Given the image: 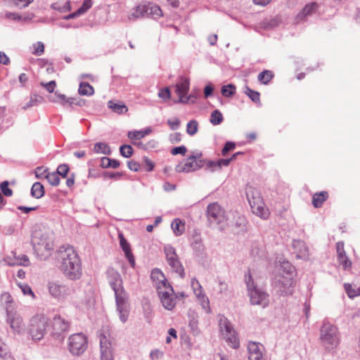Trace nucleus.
Masks as SVG:
<instances>
[{
  "label": "nucleus",
  "instance_id": "nucleus-1",
  "mask_svg": "<svg viewBox=\"0 0 360 360\" xmlns=\"http://www.w3.org/2000/svg\"><path fill=\"white\" fill-rule=\"evenodd\" d=\"M105 274L108 283L115 293L120 319L125 323L129 316L128 294L124 288L122 278L120 274L112 267H109Z\"/></svg>",
  "mask_w": 360,
  "mask_h": 360
},
{
  "label": "nucleus",
  "instance_id": "nucleus-2",
  "mask_svg": "<svg viewBox=\"0 0 360 360\" xmlns=\"http://www.w3.org/2000/svg\"><path fill=\"white\" fill-rule=\"evenodd\" d=\"M57 259L59 269L65 277L73 281L81 277V260L72 246H61L58 251Z\"/></svg>",
  "mask_w": 360,
  "mask_h": 360
},
{
  "label": "nucleus",
  "instance_id": "nucleus-3",
  "mask_svg": "<svg viewBox=\"0 0 360 360\" xmlns=\"http://www.w3.org/2000/svg\"><path fill=\"white\" fill-rule=\"evenodd\" d=\"M319 340L325 350L332 352L340 343L337 327L326 320L323 321L320 329Z\"/></svg>",
  "mask_w": 360,
  "mask_h": 360
},
{
  "label": "nucleus",
  "instance_id": "nucleus-4",
  "mask_svg": "<svg viewBox=\"0 0 360 360\" xmlns=\"http://www.w3.org/2000/svg\"><path fill=\"white\" fill-rule=\"evenodd\" d=\"M245 281L251 304L260 305L262 307L268 306L269 302L268 293L262 288L257 287L250 274H245Z\"/></svg>",
  "mask_w": 360,
  "mask_h": 360
},
{
  "label": "nucleus",
  "instance_id": "nucleus-5",
  "mask_svg": "<svg viewBox=\"0 0 360 360\" xmlns=\"http://www.w3.org/2000/svg\"><path fill=\"white\" fill-rule=\"evenodd\" d=\"M162 11L158 5L152 4H139L131 9L127 16L128 21H135L141 18H158L162 16Z\"/></svg>",
  "mask_w": 360,
  "mask_h": 360
},
{
  "label": "nucleus",
  "instance_id": "nucleus-6",
  "mask_svg": "<svg viewBox=\"0 0 360 360\" xmlns=\"http://www.w3.org/2000/svg\"><path fill=\"white\" fill-rule=\"evenodd\" d=\"M246 195L252 212L262 219H267L269 212L263 202L260 192L250 187L247 190Z\"/></svg>",
  "mask_w": 360,
  "mask_h": 360
},
{
  "label": "nucleus",
  "instance_id": "nucleus-7",
  "mask_svg": "<svg viewBox=\"0 0 360 360\" xmlns=\"http://www.w3.org/2000/svg\"><path fill=\"white\" fill-rule=\"evenodd\" d=\"M219 327L221 335L226 339L228 344L233 349H238L240 342L235 330L231 322L223 315L219 317Z\"/></svg>",
  "mask_w": 360,
  "mask_h": 360
},
{
  "label": "nucleus",
  "instance_id": "nucleus-8",
  "mask_svg": "<svg viewBox=\"0 0 360 360\" xmlns=\"http://www.w3.org/2000/svg\"><path fill=\"white\" fill-rule=\"evenodd\" d=\"M49 327V319L44 316H36L32 318L30 325V334L35 340H41Z\"/></svg>",
  "mask_w": 360,
  "mask_h": 360
},
{
  "label": "nucleus",
  "instance_id": "nucleus-9",
  "mask_svg": "<svg viewBox=\"0 0 360 360\" xmlns=\"http://www.w3.org/2000/svg\"><path fill=\"white\" fill-rule=\"evenodd\" d=\"M202 153H196L194 155L188 156L185 163L179 164L176 167L177 172L189 173L195 172L203 167L205 161L202 159Z\"/></svg>",
  "mask_w": 360,
  "mask_h": 360
},
{
  "label": "nucleus",
  "instance_id": "nucleus-10",
  "mask_svg": "<svg viewBox=\"0 0 360 360\" xmlns=\"http://www.w3.org/2000/svg\"><path fill=\"white\" fill-rule=\"evenodd\" d=\"M87 348V338L82 333L70 335L68 339V350L75 356L83 354Z\"/></svg>",
  "mask_w": 360,
  "mask_h": 360
},
{
  "label": "nucleus",
  "instance_id": "nucleus-11",
  "mask_svg": "<svg viewBox=\"0 0 360 360\" xmlns=\"http://www.w3.org/2000/svg\"><path fill=\"white\" fill-rule=\"evenodd\" d=\"M206 216L210 224L218 225L225 220V212L217 202H212L207 207Z\"/></svg>",
  "mask_w": 360,
  "mask_h": 360
},
{
  "label": "nucleus",
  "instance_id": "nucleus-12",
  "mask_svg": "<svg viewBox=\"0 0 360 360\" xmlns=\"http://www.w3.org/2000/svg\"><path fill=\"white\" fill-rule=\"evenodd\" d=\"M48 288L50 295L58 300L65 299L74 291L72 286L60 283L58 281L49 282Z\"/></svg>",
  "mask_w": 360,
  "mask_h": 360
},
{
  "label": "nucleus",
  "instance_id": "nucleus-13",
  "mask_svg": "<svg viewBox=\"0 0 360 360\" xmlns=\"http://www.w3.org/2000/svg\"><path fill=\"white\" fill-rule=\"evenodd\" d=\"M292 278L283 275L276 276L273 281V285L276 293L279 295H287L292 293Z\"/></svg>",
  "mask_w": 360,
  "mask_h": 360
},
{
  "label": "nucleus",
  "instance_id": "nucleus-14",
  "mask_svg": "<svg viewBox=\"0 0 360 360\" xmlns=\"http://www.w3.org/2000/svg\"><path fill=\"white\" fill-rule=\"evenodd\" d=\"M101 360H114L113 348L108 336L102 333L99 334Z\"/></svg>",
  "mask_w": 360,
  "mask_h": 360
},
{
  "label": "nucleus",
  "instance_id": "nucleus-15",
  "mask_svg": "<svg viewBox=\"0 0 360 360\" xmlns=\"http://www.w3.org/2000/svg\"><path fill=\"white\" fill-rule=\"evenodd\" d=\"M158 293L161 303L166 309L171 310L175 307L176 297L172 285L163 290H159Z\"/></svg>",
  "mask_w": 360,
  "mask_h": 360
},
{
  "label": "nucleus",
  "instance_id": "nucleus-16",
  "mask_svg": "<svg viewBox=\"0 0 360 360\" xmlns=\"http://www.w3.org/2000/svg\"><path fill=\"white\" fill-rule=\"evenodd\" d=\"M190 86L189 79L181 77L180 83L176 84V93L179 96V102L188 103L191 98V96H186Z\"/></svg>",
  "mask_w": 360,
  "mask_h": 360
},
{
  "label": "nucleus",
  "instance_id": "nucleus-17",
  "mask_svg": "<svg viewBox=\"0 0 360 360\" xmlns=\"http://www.w3.org/2000/svg\"><path fill=\"white\" fill-rule=\"evenodd\" d=\"M319 8V5L316 2H311L306 4L295 17V22L297 24L306 21L308 17L311 16L317 11Z\"/></svg>",
  "mask_w": 360,
  "mask_h": 360
},
{
  "label": "nucleus",
  "instance_id": "nucleus-18",
  "mask_svg": "<svg viewBox=\"0 0 360 360\" xmlns=\"http://www.w3.org/2000/svg\"><path fill=\"white\" fill-rule=\"evenodd\" d=\"M7 323L9 324L13 333L20 334L24 330L25 325L22 319L15 312L7 315Z\"/></svg>",
  "mask_w": 360,
  "mask_h": 360
},
{
  "label": "nucleus",
  "instance_id": "nucleus-19",
  "mask_svg": "<svg viewBox=\"0 0 360 360\" xmlns=\"http://www.w3.org/2000/svg\"><path fill=\"white\" fill-rule=\"evenodd\" d=\"M49 101L53 103H59L65 108H72L73 105H82L81 101H76L74 98H67L65 95L55 92L54 96L49 97Z\"/></svg>",
  "mask_w": 360,
  "mask_h": 360
},
{
  "label": "nucleus",
  "instance_id": "nucleus-20",
  "mask_svg": "<svg viewBox=\"0 0 360 360\" xmlns=\"http://www.w3.org/2000/svg\"><path fill=\"white\" fill-rule=\"evenodd\" d=\"M150 276L157 288V291H159V290H163L167 286H171V285L167 282L164 274L158 269H153L151 271Z\"/></svg>",
  "mask_w": 360,
  "mask_h": 360
},
{
  "label": "nucleus",
  "instance_id": "nucleus-21",
  "mask_svg": "<svg viewBox=\"0 0 360 360\" xmlns=\"http://www.w3.org/2000/svg\"><path fill=\"white\" fill-rule=\"evenodd\" d=\"M32 244L36 251L49 252L53 249V243L51 240L43 238L39 239L37 237L34 236L32 239Z\"/></svg>",
  "mask_w": 360,
  "mask_h": 360
},
{
  "label": "nucleus",
  "instance_id": "nucleus-22",
  "mask_svg": "<svg viewBox=\"0 0 360 360\" xmlns=\"http://www.w3.org/2000/svg\"><path fill=\"white\" fill-rule=\"evenodd\" d=\"M292 246L297 258L302 259H309V248L304 241L294 240L292 242Z\"/></svg>",
  "mask_w": 360,
  "mask_h": 360
},
{
  "label": "nucleus",
  "instance_id": "nucleus-23",
  "mask_svg": "<svg viewBox=\"0 0 360 360\" xmlns=\"http://www.w3.org/2000/svg\"><path fill=\"white\" fill-rule=\"evenodd\" d=\"M52 326L53 334L60 335L61 333L68 330L70 324L68 321H65L60 316L56 315L53 318Z\"/></svg>",
  "mask_w": 360,
  "mask_h": 360
},
{
  "label": "nucleus",
  "instance_id": "nucleus-24",
  "mask_svg": "<svg viewBox=\"0 0 360 360\" xmlns=\"http://www.w3.org/2000/svg\"><path fill=\"white\" fill-rule=\"evenodd\" d=\"M119 238H120V246H121L122 250L124 252L125 257L128 259V261L130 264V266L132 268H134L135 264H136L135 259L131 252L130 245L129 244L127 240L124 238L122 234H121V233L119 234Z\"/></svg>",
  "mask_w": 360,
  "mask_h": 360
},
{
  "label": "nucleus",
  "instance_id": "nucleus-25",
  "mask_svg": "<svg viewBox=\"0 0 360 360\" xmlns=\"http://www.w3.org/2000/svg\"><path fill=\"white\" fill-rule=\"evenodd\" d=\"M282 21L279 15L269 16L261 22V27L264 30H271L278 27Z\"/></svg>",
  "mask_w": 360,
  "mask_h": 360
},
{
  "label": "nucleus",
  "instance_id": "nucleus-26",
  "mask_svg": "<svg viewBox=\"0 0 360 360\" xmlns=\"http://www.w3.org/2000/svg\"><path fill=\"white\" fill-rule=\"evenodd\" d=\"M2 305L4 306L7 315L13 313V300L8 292H4L0 297Z\"/></svg>",
  "mask_w": 360,
  "mask_h": 360
},
{
  "label": "nucleus",
  "instance_id": "nucleus-27",
  "mask_svg": "<svg viewBox=\"0 0 360 360\" xmlns=\"http://www.w3.org/2000/svg\"><path fill=\"white\" fill-rule=\"evenodd\" d=\"M167 263L172 271L178 274L181 278H184V269L179 260V257H176V258H173L171 260L167 261Z\"/></svg>",
  "mask_w": 360,
  "mask_h": 360
},
{
  "label": "nucleus",
  "instance_id": "nucleus-28",
  "mask_svg": "<svg viewBox=\"0 0 360 360\" xmlns=\"http://www.w3.org/2000/svg\"><path fill=\"white\" fill-rule=\"evenodd\" d=\"M328 198V193L327 191H321L314 193L312 196V204L314 207L316 208L321 207Z\"/></svg>",
  "mask_w": 360,
  "mask_h": 360
},
{
  "label": "nucleus",
  "instance_id": "nucleus-29",
  "mask_svg": "<svg viewBox=\"0 0 360 360\" xmlns=\"http://www.w3.org/2000/svg\"><path fill=\"white\" fill-rule=\"evenodd\" d=\"M108 107L112 112L117 113L119 115L123 114L128 110V108L125 104L122 102H115L114 101H110L108 102Z\"/></svg>",
  "mask_w": 360,
  "mask_h": 360
},
{
  "label": "nucleus",
  "instance_id": "nucleus-30",
  "mask_svg": "<svg viewBox=\"0 0 360 360\" xmlns=\"http://www.w3.org/2000/svg\"><path fill=\"white\" fill-rule=\"evenodd\" d=\"M14 255V259H11V261L7 260L8 264L10 266L20 265V266H28L30 264V260L28 257L26 255H21L19 256H16L15 253ZM8 258L7 259H8Z\"/></svg>",
  "mask_w": 360,
  "mask_h": 360
},
{
  "label": "nucleus",
  "instance_id": "nucleus-31",
  "mask_svg": "<svg viewBox=\"0 0 360 360\" xmlns=\"http://www.w3.org/2000/svg\"><path fill=\"white\" fill-rule=\"evenodd\" d=\"M263 349V345L258 342L250 341L248 344V356L262 354Z\"/></svg>",
  "mask_w": 360,
  "mask_h": 360
},
{
  "label": "nucleus",
  "instance_id": "nucleus-32",
  "mask_svg": "<svg viewBox=\"0 0 360 360\" xmlns=\"http://www.w3.org/2000/svg\"><path fill=\"white\" fill-rule=\"evenodd\" d=\"M188 326L193 333V334L197 335L199 333V329H198V314L194 311H190L188 313Z\"/></svg>",
  "mask_w": 360,
  "mask_h": 360
},
{
  "label": "nucleus",
  "instance_id": "nucleus-33",
  "mask_svg": "<svg viewBox=\"0 0 360 360\" xmlns=\"http://www.w3.org/2000/svg\"><path fill=\"white\" fill-rule=\"evenodd\" d=\"M44 187L40 182H35L31 188V195L37 199H39L44 195Z\"/></svg>",
  "mask_w": 360,
  "mask_h": 360
},
{
  "label": "nucleus",
  "instance_id": "nucleus-34",
  "mask_svg": "<svg viewBox=\"0 0 360 360\" xmlns=\"http://www.w3.org/2000/svg\"><path fill=\"white\" fill-rule=\"evenodd\" d=\"M171 227L176 236L182 235L185 231V224L179 219H174L172 222Z\"/></svg>",
  "mask_w": 360,
  "mask_h": 360
},
{
  "label": "nucleus",
  "instance_id": "nucleus-35",
  "mask_svg": "<svg viewBox=\"0 0 360 360\" xmlns=\"http://www.w3.org/2000/svg\"><path fill=\"white\" fill-rule=\"evenodd\" d=\"M120 162L115 159L103 157L101 160V167L103 168L112 167L116 169L120 166Z\"/></svg>",
  "mask_w": 360,
  "mask_h": 360
},
{
  "label": "nucleus",
  "instance_id": "nucleus-36",
  "mask_svg": "<svg viewBox=\"0 0 360 360\" xmlns=\"http://www.w3.org/2000/svg\"><path fill=\"white\" fill-rule=\"evenodd\" d=\"M94 151L96 153H101L103 155H110L111 150L110 146L105 143H96L94 147Z\"/></svg>",
  "mask_w": 360,
  "mask_h": 360
},
{
  "label": "nucleus",
  "instance_id": "nucleus-37",
  "mask_svg": "<svg viewBox=\"0 0 360 360\" xmlns=\"http://www.w3.org/2000/svg\"><path fill=\"white\" fill-rule=\"evenodd\" d=\"M79 94L83 96H91L94 93V89L91 85L87 82H81L79 87Z\"/></svg>",
  "mask_w": 360,
  "mask_h": 360
},
{
  "label": "nucleus",
  "instance_id": "nucleus-38",
  "mask_svg": "<svg viewBox=\"0 0 360 360\" xmlns=\"http://www.w3.org/2000/svg\"><path fill=\"white\" fill-rule=\"evenodd\" d=\"M151 132L150 128H147L144 130L140 131H133L128 132V138L131 139H141L143 138L145 136L148 135Z\"/></svg>",
  "mask_w": 360,
  "mask_h": 360
},
{
  "label": "nucleus",
  "instance_id": "nucleus-39",
  "mask_svg": "<svg viewBox=\"0 0 360 360\" xmlns=\"http://www.w3.org/2000/svg\"><path fill=\"white\" fill-rule=\"evenodd\" d=\"M51 8L58 11L60 13H66L71 10L70 1H67L63 5L59 2H56L51 4Z\"/></svg>",
  "mask_w": 360,
  "mask_h": 360
},
{
  "label": "nucleus",
  "instance_id": "nucleus-40",
  "mask_svg": "<svg viewBox=\"0 0 360 360\" xmlns=\"http://www.w3.org/2000/svg\"><path fill=\"white\" fill-rule=\"evenodd\" d=\"M244 93L255 103L261 105L260 94L258 91L252 90L250 87L245 86Z\"/></svg>",
  "mask_w": 360,
  "mask_h": 360
},
{
  "label": "nucleus",
  "instance_id": "nucleus-41",
  "mask_svg": "<svg viewBox=\"0 0 360 360\" xmlns=\"http://www.w3.org/2000/svg\"><path fill=\"white\" fill-rule=\"evenodd\" d=\"M0 360H15L8 352V347L4 342L0 340Z\"/></svg>",
  "mask_w": 360,
  "mask_h": 360
},
{
  "label": "nucleus",
  "instance_id": "nucleus-42",
  "mask_svg": "<svg viewBox=\"0 0 360 360\" xmlns=\"http://www.w3.org/2000/svg\"><path fill=\"white\" fill-rule=\"evenodd\" d=\"M274 74L270 70H264L258 75V80L264 84H267L273 78Z\"/></svg>",
  "mask_w": 360,
  "mask_h": 360
},
{
  "label": "nucleus",
  "instance_id": "nucleus-43",
  "mask_svg": "<svg viewBox=\"0 0 360 360\" xmlns=\"http://www.w3.org/2000/svg\"><path fill=\"white\" fill-rule=\"evenodd\" d=\"M224 117L219 110H214L212 112L210 121L213 125H219L223 122Z\"/></svg>",
  "mask_w": 360,
  "mask_h": 360
},
{
  "label": "nucleus",
  "instance_id": "nucleus-44",
  "mask_svg": "<svg viewBox=\"0 0 360 360\" xmlns=\"http://www.w3.org/2000/svg\"><path fill=\"white\" fill-rule=\"evenodd\" d=\"M45 178L51 186H56L60 184V177L56 172H47Z\"/></svg>",
  "mask_w": 360,
  "mask_h": 360
},
{
  "label": "nucleus",
  "instance_id": "nucleus-45",
  "mask_svg": "<svg viewBox=\"0 0 360 360\" xmlns=\"http://www.w3.org/2000/svg\"><path fill=\"white\" fill-rule=\"evenodd\" d=\"M198 129V123L196 120H192L189 121L186 124V132L191 135H195Z\"/></svg>",
  "mask_w": 360,
  "mask_h": 360
},
{
  "label": "nucleus",
  "instance_id": "nucleus-46",
  "mask_svg": "<svg viewBox=\"0 0 360 360\" xmlns=\"http://www.w3.org/2000/svg\"><path fill=\"white\" fill-rule=\"evenodd\" d=\"M338 260L339 264L342 265L345 270H348L351 268L352 262L348 259L346 253L338 255Z\"/></svg>",
  "mask_w": 360,
  "mask_h": 360
},
{
  "label": "nucleus",
  "instance_id": "nucleus-47",
  "mask_svg": "<svg viewBox=\"0 0 360 360\" xmlns=\"http://www.w3.org/2000/svg\"><path fill=\"white\" fill-rule=\"evenodd\" d=\"M164 250L166 255L167 261L171 260L172 259L178 257V255L176 253L175 249L172 245H165Z\"/></svg>",
  "mask_w": 360,
  "mask_h": 360
},
{
  "label": "nucleus",
  "instance_id": "nucleus-48",
  "mask_svg": "<svg viewBox=\"0 0 360 360\" xmlns=\"http://www.w3.org/2000/svg\"><path fill=\"white\" fill-rule=\"evenodd\" d=\"M236 88L232 84H228L226 86H223L221 88V94L226 97H230L235 94Z\"/></svg>",
  "mask_w": 360,
  "mask_h": 360
},
{
  "label": "nucleus",
  "instance_id": "nucleus-49",
  "mask_svg": "<svg viewBox=\"0 0 360 360\" xmlns=\"http://www.w3.org/2000/svg\"><path fill=\"white\" fill-rule=\"evenodd\" d=\"M120 154L124 158H129L133 154V148L129 145H122L120 148Z\"/></svg>",
  "mask_w": 360,
  "mask_h": 360
},
{
  "label": "nucleus",
  "instance_id": "nucleus-50",
  "mask_svg": "<svg viewBox=\"0 0 360 360\" xmlns=\"http://www.w3.org/2000/svg\"><path fill=\"white\" fill-rule=\"evenodd\" d=\"M281 269L283 273H285L288 276H291L294 271L293 266L288 262H283L281 264Z\"/></svg>",
  "mask_w": 360,
  "mask_h": 360
},
{
  "label": "nucleus",
  "instance_id": "nucleus-51",
  "mask_svg": "<svg viewBox=\"0 0 360 360\" xmlns=\"http://www.w3.org/2000/svg\"><path fill=\"white\" fill-rule=\"evenodd\" d=\"M8 184L9 183L8 181H4L1 184L0 188L5 196L10 197L13 195V191L8 188Z\"/></svg>",
  "mask_w": 360,
  "mask_h": 360
},
{
  "label": "nucleus",
  "instance_id": "nucleus-52",
  "mask_svg": "<svg viewBox=\"0 0 360 360\" xmlns=\"http://www.w3.org/2000/svg\"><path fill=\"white\" fill-rule=\"evenodd\" d=\"M92 6V0H84L82 6L77 9L80 15L85 13Z\"/></svg>",
  "mask_w": 360,
  "mask_h": 360
},
{
  "label": "nucleus",
  "instance_id": "nucleus-53",
  "mask_svg": "<svg viewBox=\"0 0 360 360\" xmlns=\"http://www.w3.org/2000/svg\"><path fill=\"white\" fill-rule=\"evenodd\" d=\"M69 172V167L68 165L63 164L60 165L58 168L56 173L58 174V176H61L63 178H65L67 176V174Z\"/></svg>",
  "mask_w": 360,
  "mask_h": 360
},
{
  "label": "nucleus",
  "instance_id": "nucleus-54",
  "mask_svg": "<svg viewBox=\"0 0 360 360\" xmlns=\"http://www.w3.org/2000/svg\"><path fill=\"white\" fill-rule=\"evenodd\" d=\"M34 0H11V1L20 8L28 6Z\"/></svg>",
  "mask_w": 360,
  "mask_h": 360
},
{
  "label": "nucleus",
  "instance_id": "nucleus-55",
  "mask_svg": "<svg viewBox=\"0 0 360 360\" xmlns=\"http://www.w3.org/2000/svg\"><path fill=\"white\" fill-rule=\"evenodd\" d=\"M18 285L25 295H31L32 297H34V294L31 288L30 287V285H28L27 284L20 283L18 284Z\"/></svg>",
  "mask_w": 360,
  "mask_h": 360
},
{
  "label": "nucleus",
  "instance_id": "nucleus-56",
  "mask_svg": "<svg viewBox=\"0 0 360 360\" xmlns=\"http://www.w3.org/2000/svg\"><path fill=\"white\" fill-rule=\"evenodd\" d=\"M164 352L160 349H153L150 352L151 360H159L163 357Z\"/></svg>",
  "mask_w": 360,
  "mask_h": 360
},
{
  "label": "nucleus",
  "instance_id": "nucleus-57",
  "mask_svg": "<svg viewBox=\"0 0 360 360\" xmlns=\"http://www.w3.org/2000/svg\"><path fill=\"white\" fill-rule=\"evenodd\" d=\"M193 248L198 252H201L203 250V245L202 243V240L200 238H195L192 243Z\"/></svg>",
  "mask_w": 360,
  "mask_h": 360
},
{
  "label": "nucleus",
  "instance_id": "nucleus-58",
  "mask_svg": "<svg viewBox=\"0 0 360 360\" xmlns=\"http://www.w3.org/2000/svg\"><path fill=\"white\" fill-rule=\"evenodd\" d=\"M345 289L347 293V295L352 298L358 295V290H355L352 289V286L349 283H345Z\"/></svg>",
  "mask_w": 360,
  "mask_h": 360
},
{
  "label": "nucleus",
  "instance_id": "nucleus-59",
  "mask_svg": "<svg viewBox=\"0 0 360 360\" xmlns=\"http://www.w3.org/2000/svg\"><path fill=\"white\" fill-rule=\"evenodd\" d=\"M186 151H187V148H186V146H180L175 147V148H172L171 150V153L173 155H176L179 154L184 155L186 154Z\"/></svg>",
  "mask_w": 360,
  "mask_h": 360
},
{
  "label": "nucleus",
  "instance_id": "nucleus-60",
  "mask_svg": "<svg viewBox=\"0 0 360 360\" xmlns=\"http://www.w3.org/2000/svg\"><path fill=\"white\" fill-rule=\"evenodd\" d=\"M235 147H236L235 143L231 142V141L226 142V144L224 145V148L221 150L222 155H224V156L226 155L229 151L233 150L235 148Z\"/></svg>",
  "mask_w": 360,
  "mask_h": 360
},
{
  "label": "nucleus",
  "instance_id": "nucleus-61",
  "mask_svg": "<svg viewBox=\"0 0 360 360\" xmlns=\"http://www.w3.org/2000/svg\"><path fill=\"white\" fill-rule=\"evenodd\" d=\"M158 96L160 98H162L164 100L169 99L171 97V94H170L169 88L167 87V88L160 89L158 93Z\"/></svg>",
  "mask_w": 360,
  "mask_h": 360
},
{
  "label": "nucleus",
  "instance_id": "nucleus-62",
  "mask_svg": "<svg viewBox=\"0 0 360 360\" xmlns=\"http://www.w3.org/2000/svg\"><path fill=\"white\" fill-rule=\"evenodd\" d=\"M41 85L43 86L49 93H52L54 91V89L56 86V83L53 80L48 83L41 82Z\"/></svg>",
  "mask_w": 360,
  "mask_h": 360
},
{
  "label": "nucleus",
  "instance_id": "nucleus-63",
  "mask_svg": "<svg viewBox=\"0 0 360 360\" xmlns=\"http://www.w3.org/2000/svg\"><path fill=\"white\" fill-rule=\"evenodd\" d=\"M169 139L172 143H179L181 141V134L179 132L171 134Z\"/></svg>",
  "mask_w": 360,
  "mask_h": 360
},
{
  "label": "nucleus",
  "instance_id": "nucleus-64",
  "mask_svg": "<svg viewBox=\"0 0 360 360\" xmlns=\"http://www.w3.org/2000/svg\"><path fill=\"white\" fill-rule=\"evenodd\" d=\"M143 161H144V165H143L144 169L147 172L152 171L154 168L153 162L147 157H144Z\"/></svg>",
  "mask_w": 360,
  "mask_h": 360
}]
</instances>
